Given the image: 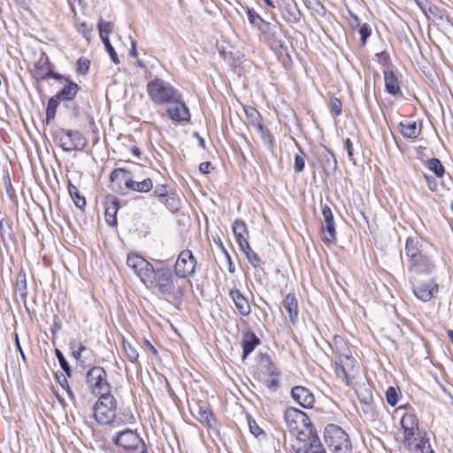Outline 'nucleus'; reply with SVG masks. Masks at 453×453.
I'll use <instances>...</instances> for the list:
<instances>
[{"instance_id": "nucleus-1", "label": "nucleus", "mask_w": 453, "mask_h": 453, "mask_svg": "<svg viewBox=\"0 0 453 453\" xmlns=\"http://www.w3.org/2000/svg\"><path fill=\"white\" fill-rule=\"evenodd\" d=\"M430 250L431 246L418 236L406 239L403 256L410 279L426 277L434 272L436 265Z\"/></svg>"}, {"instance_id": "nucleus-2", "label": "nucleus", "mask_w": 453, "mask_h": 453, "mask_svg": "<svg viewBox=\"0 0 453 453\" xmlns=\"http://www.w3.org/2000/svg\"><path fill=\"white\" fill-rule=\"evenodd\" d=\"M163 264L161 260L156 261V269L145 286L160 295L180 300L184 295L183 288L175 280L174 273Z\"/></svg>"}, {"instance_id": "nucleus-3", "label": "nucleus", "mask_w": 453, "mask_h": 453, "mask_svg": "<svg viewBox=\"0 0 453 453\" xmlns=\"http://www.w3.org/2000/svg\"><path fill=\"white\" fill-rule=\"evenodd\" d=\"M147 93L156 104H170L181 97V93L168 81L154 78L147 83Z\"/></svg>"}, {"instance_id": "nucleus-4", "label": "nucleus", "mask_w": 453, "mask_h": 453, "mask_svg": "<svg viewBox=\"0 0 453 453\" xmlns=\"http://www.w3.org/2000/svg\"><path fill=\"white\" fill-rule=\"evenodd\" d=\"M111 441L115 446L121 448L125 453H148L143 439L135 430L130 428L116 433Z\"/></svg>"}, {"instance_id": "nucleus-5", "label": "nucleus", "mask_w": 453, "mask_h": 453, "mask_svg": "<svg viewBox=\"0 0 453 453\" xmlns=\"http://www.w3.org/2000/svg\"><path fill=\"white\" fill-rule=\"evenodd\" d=\"M325 442L333 453H350L352 445L349 435L337 425H328L324 433Z\"/></svg>"}, {"instance_id": "nucleus-6", "label": "nucleus", "mask_w": 453, "mask_h": 453, "mask_svg": "<svg viewBox=\"0 0 453 453\" xmlns=\"http://www.w3.org/2000/svg\"><path fill=\"white\" fill-rule=\"evenodd\" d=\"M53 141L66 152L82 150L87 146V140L77 130L59 128L52 134Z\"/></svg>"}, {"instance_id": "nucleus-7", "label": "nucleus", "mask_w": 453, "mask_h": 453, "mask_svg": "<svg viewBox=\"0 0 453 453\" xmlns=\"http://www.w3.org/2000/svg\"><path fill=\"white\" fill-rule=\"evenodd\" d=\"M117 401L112 395L99 396L93 407L95 419L102 425H110L115 422Z\"/></svg>"}, {"instance_id": "nucleus-8", "label": "nucleus", "mask_w": 453, "mask_h": 453, "mask_svg": "<svg viewBox=\"0 0 453 453\" xmlns=\"http://www.w3.org/2000/svg\"><path fill=\"white\" fill-rule=\"evenodd\" d=\"M86 382L93 395L98 397L111 395V386L107 380V372L101 366H93L88 371Z\"/></svg>"}, {"instance_id": "nucleus-9", "label": "nucleus", "mask_w": 453, "mask_h": 453, "mask_svg": "<svg viewBox=\"0 0 453 453\" xmlns=\"http://www.w3.org/2000/svg\"><path fill=\"white\" fill-rule=\"evenodd\" d=\"M284 420L289 432L296 437H298L299 433L313 428L307 414L295 407H289L285 411Z\"/></svg>"}, {"instance_id": "nucleus-10", "label": "nucleus", "mask_w": 453, "mask_h": 453, "mask_svg": "<svg viewBox=\"0 0 453 453\" xmlns=\"http://www.w3.org/2000/svg\"><path fill=\"white\" fill-rule=\"evenodd\" d=\"M296 440L297 444L294 446L296 453H325L321 441L313 428L299 433Z\"/></svg>"}, {"instance_id": "nucleus-11", "label": "nucleus", "mask_w": 453, "mask_h": 453, "mask_svg": "<svg viewBox=\"0 0 453 453\" xmlns=\"http://www.w3.org/2000/svg\"><path fill=\"white\" fill-rule=\"evenodd\" d=\"M197 261L189 250H182L174 265V274L176 278L186 279L192 276L196 272Z\"/></svg>"}, {"instance_id": "nucleus-12", "label": "nucleus", "mask_w": 453, "mask_h": 453, "mask_svg": "<svg viewBox=\"0 0 453 453\" xmlns=\"http://www.w3.org/2000/svg\"><path fill=\"white\" fill-rule=\"evenodd\" d=\"M127 265L134 272L144 285L150 280L156 269V266L138 254H129L127 258Z\"/></svg>"}, {"instance_id": "nucleus-13", "label": "nucleus", "mask_w": 453, "mask_h": 453, "mask_svg": "<svg viewBox=\"0 0 453 453\" xmlns=\"http://www.w3.org/2000/svg\"><path fill=\"white\" fill-rule=\"evenodd\" d=\"M422 278L410 279V281L415 296L423 302H428L438 292V285L432 279L423 280Z\"/></svg>"}, {"instance_id": "nucleus-14", "label": "nucleus", "mask_w": 453, "mask_h": 453, "mask_svg": "<svg viewBox=\"0 0 453 453\" xmlns=\"http://www.w3.org/2000/svg\"><path fill=\"white\" fill-rule=\"evenodd\" d=\"M260 31L263 34L265 40L273 50H282L287 51V46L283 39L281 30L276 25H272L269 22H262V28Z\"/></svg>"}, {"instance_id": "nucleus-15", "label": "nucleus", "mask_w": 453, "mask_h": 453, "mask_svg": "<svg viewBox=\"0 0 453 453\" xmlns=\"http://www.w3.org/2000/svg\"><path fill=\"white\" fill-rule=\"evenodd\" d=\"M35 73L40 80L55 79L60 81L64 75L53 71V65L50 61L49 57L42 53L39 60L35 65Z\"/></svg>"}, {"instance_id": "nucleus-16", "label": "nucleus", "mask_w": 453, "mask_h": 453, "mask_svg": "<svg viewBox=\"0 0 453 453\" xmlns=\"http://www.w3.org/2000/svg\"><path fill=\"white\" fill-rule=\"evenodd\" d=\"M322 215L324 217V224L322 225V231L326 232L322 236L324 242L331 243L336 239V231L334 227V220L330 207L326 204L322 206Z\"/></svg>"}, {"instance_id": "nucleus-17", "label": "nucleus", "mask_w": 453, "mask_h": 453, "mask_svg": "<svg viewBox=\"0 0 453 453\" xmlns=\"http://www.w3.org/2000/svg\"><path fill=\"white\" fill-rule=\"evenodd\" d=\"M166 112L170 119L177 122H188L190 119V113L188 108L182 101V96L177 101L170 104Z\"/></svg>"}, {"instance_id": "nucleus-18", "label": "nucleus", "mask_w": 453, "mask_h": 453, "mask_svg": "<svg viewBox=\"0 0 453 453\" xmlns=\"http://www.w3.org/2000/svg\"><path fill=\"white\" fill-rule=\"evenodd\" d=\"M291 396L297 404L306 409L312 408L315 403L313 394L303 386L294 387L291 390Z\"/></svg>"}, {"instance_id": "nucleus-19", "label": "nucleus", "mask_w": 453, "mask_h": 453, "mask_svg": "<svg viewBox=\"0 0 453 453\" xmlns=\"http://www.w3.org/2000/svg\"><path fill=\"white\" fill-rule=\"evenodd\" d=\"M398 129L404 138L415 140L422 132V122L407 119L399 123Z\"/></svg>"}, {"instance_id": "nucleus-20", "label": "nucleus", "mask_w": 453, "mask_h": 453, "mask_svg": "<svg viewBox=\"0 0 453 453\" xmlns=\"http://www.w3.org/2000/svg\"><path fill=\"white\" fill-rule=\"evenodd\" d=\"M119 209V201L114 196H108L104 202V216L107 224L111 226H117V213Z\"/></svg>"}, {"instance_id": "nucleus-21", "label": "nucleus", "mask_w": 453, "mask_h": 453, "mask_svg": "<svg viewBox=\"0 0 453 453\" xmlns=\"http://www.w3.org/2000/svg\"><path fill=\"white\" fill-rule=\"evenodd\" d=\"M61 81H64L65 84L62 88L57 92L56 98L60 99L61 101H70L71 99H74L80 90L79 85L69 77L64 76Z\"/></svg>"}, {"instance_id": "nucleus-22", "label": "nucleus", "mask_w": 453, "mask_h": 453, "mask_svg": "<svg viewBox=\"0 0 453 453\" xmlns=\"http://www.w3.org/2000/svg\"><path fill=\"white\" fill-rule=\"evenodd\" d=\"M260 339L255 334L254 332L247 330L242 333V360H245L247 357L255 349V348L260 344Z\"/></svg>"}, {"instance_id": "nucleus-23", "label": "nucleus", "mask_w": 453, "mask_h": 453, "mask_svg": "<svg viewBox=\"0 0 453 453\" xmlns=\"http://www.w3.org/2000/svg\"><path fill=\"white\" fill-rule=\"evenodd\" d=\"M257 377L262 378L263 376H278L277 368L273 363L272 359L267 354L259 355V364L257 368Z\"/></svg>"}, {"instance_id": "nucleus-24", "label": "nucleus", "mask_w": 453, "mask_h": 453, "mask_svg": "<svg viewBox=\"0 0 453 453\" xmlns=\"http://www.w3.org/2000/svg\"><path fill=\"white\" fill-rule=\"evenodd\" d=\"M229 296L234 303L236 309L242 316H249L251 312V308L247 299L240 292L239 289L234 288L229 292Z\"/></svg>"}, {"instance_id": "nucleus-25", "label": "nucleus", "mask_w": 453, "mask_h": 453, "mask_svg": "<svg viewBox=\"0 0 453 453\" xmlns=\"http://www.w3.org/2000/svg\"><path fill=\"white\" fill-rule=\"evenodd\" d=\"M126 188L128 190L148 193L153 188V181L150 178H146L142 180L127 179L126 182Z\"/></svg>"}, {"instance_id": "nucleus-26", "label": "nucleus", "mask_w": 453, "mask_h": 453, "mask_svg": "<svg viewBox=\"0 0 453 453\" xmlns=\"http://www.w3.org/2000/svg\"><path fill=\"white\" fill-rule=\"evenodd\" d=\"M386 91L393 96L401 93L399 81L392 70H385L383 73Z\"/></svg>"}, {"instance_id": "nucleus-27", "label": "nucleus", "mask_w": 453, "mask_h": 453, "mask_svg": "<svg viewBox=\"0 0 453 453\" xmlns=\"http://www.w3.org/2000/svg\"><path fill=\"white\" fill-rule=\"evenodd\" d=\"M282 17L289 24H297L301 20L302 13L296 4H285L282 8Z\"/></svg>"}, {"instance_id": "nucleus-28", "label": "nucleus", "mask_w": 453, "mask_h": 453, "mask_svg": "<svg viewBox=\"0 0 453 453\" xmlns=\"http://www.w3.org/2000/svg\"><path fill=\"white\" fill-rule=\"evenodd\" d=\"M283 307L287 311L292 324H295L298 318V303L294 294H288L283 300Z\"/></svg>"}, {"instance_id": "nucleus-29", "label": "nucleus", "mask_w": 453, "mask_h": 453, "mask_svg": "<svg viewBox=\"0 0 453 453\" xmlns=\"http://www.w3.org/2000/svg\"><path fill=\"white\" fill-rule=\"evenodd\" d=\"M158 202L165 206L172 213L178 212L181 208V200L175 192H171L164 196V199Z\"/></svg>"}, {"instance_id": "nucleus-30", "label": "nucleus", "mask_w": 453, "mask_h": 453, "mask_svg": "<svg viewBox=\"0 0 453 453\" xmlns=\"http://www.w3.org/2000/svg\"><path fill=\"white\" fill-rule=\"evenodd\" d=\"M415 440L417 441L409 450L419 451L421 453H434L426 432H425L420 437H417Z\"/></svg>"}, {"instance_id": "nucleus-31", "label": "nucleus", "mask_w": 453, "mask_h": 453, "mask_svg": "<svg viewBox=\"0 0 453 453\" xmlns=\"http://www.w3.org/2000/svg\"><path fill=\"white\" fill-rule=\"evenodd\" d=\"M119 179L124 180V184L126 185L127 179L136 180L137 177L134 175V172L128 168L119 167L111 171L110 174V180L112 183H115Z\"/></svg>"}, {"instance_id": "nucleus-32", "label": "nucleus", "mask_w": 453, "mask_h": 453, "mask_svg": "<svg viewBox=\"0 0 453 453\" xmlns=\"http://www.w3.org/2000/svg\"><path fill=\"white\" fill-rule=\"evenodd\" d=\"M16 291L19 292L21 299L26 302L27 296V275L24 269H21L16 276Z\"/></svg>"}, {"instance_id": "nucleus-33", "label": "nucleus", "mask_w": 453, "mask_h": 453, "mask_svg": "<svg viewBox=\"0 0 453 453\" xmlns=\"http://www.w3.org/2000/svg\"><path fill=\"white\" fill-rule=\"evenodd\" d=\"M403 442L405 447L410 449L411 446L417 441L415 439L420 437L425 431H421L419 427L416 428H403Z\"/></svg>"}, {"instance_id": "nucleus-34", "label": "nucleus", "mask_w": 453, "mask_h": 453, "mask_svg": "<svg viewBox=\"0 0 453 453\" xmlns=\"http://www.w3.org/2000/svg\"><path fill=\"white\" fill-rule=\"evenodd\" d=\"M256 129L260 134V137L264 144L269 149L273 150L274 146V138L269 129L265 127L262 123L256 127Z\"/></svg>"}, {"instance_id": "nucleus-35", "label": "nucleus", "mask_w": 453, "mask_h": 453, "mask_svg": "<svg viewBox=\"0 0 453 453\" xmlns=\"http://www.w3.org/2000/svg\"><path fill=\"white\" fill-rule=\"evenodd\" d=\"M68 192L70 196L72 197L75 205L82 209L86 205L85 197L80 195V192L75 185H73L71 181L68 182Z\"/></svg>"}, {"instance_id": "nucleus-36", "label": "nucleus", "mask_w": 453, "mask_h": 453, "mask_svg": "<svg viewBox=\"0 0 453 453\" xmlns=\"http://www.w3.org/2000/svg\"><path fill=\"white\" fill-rule=\"evenodd\" d=\"M426 165L431 172L434 173L435 177L442 178L444 176V166L438 158L433 157L428 159Z\"/></svg>"}, {"instance_id": "nucleus-37", "label": "nucleus", "mask_w": 453, "mask_h": 453, "mask_svg": "<svg viewBox=\"0 0 453 453\" xmlns=\"http://www.w3.org/2000/svg\"><path fill=\"white\" fill-rule=\"evenodd\" d=\"M61 102L60 99L56 98V95L51 96L47 103L46 107V122L49 123L50 120L54 119L57 112V108Z\"/></svg>"}, {"instance_id": "nucleus-38", "label": "nucleus", "mask_w": 453, "mask_h": 453, "mask_svg": "<svg viewBox=\"0 0 453 453\" xmlns=\"http://www.w3.org/2000/svg\"><path fill=\"white\" fill-rule=\"evenodd\" d=\"M402 428H416L418 427V419L414 412H406L401 418Z\"/></svg>"}, {"instance_id": "nucleus-39", "label": "nucleus", "mask_w": 453, "mask_h": 453, "mask_svg": "<svg viewBox=\"0 0 453 453\" xmlns=\"http://www.w3.org/2000/svg\"><path fill=\"white\" fill-rule=\"evenodd\" d=\"M134 416L129 408L119 410L114 423L131 424L134 422Z\"/></svg>"}, {"instance_id": "nucleus-40", "label": "nucleus", "mask_w": 453, "mask_h": 453, "mask_svg": "<svg viewBox=\"0 0 453 453\" xmlns=\"http://www.w3.org/2000/svg\"><path fill=\"white\" fill-rule=\"evenodd\" d=\"M97 28L99 31V35L101 40L105 36H108L109 34L112 31L113 23L111 21H104L102 18L98 19Z\"/></svg>"}, {"instance_id": "nucleus-41", "label": "nucleus", "mask_w": 453, "mask_h": 453, "mask_svg": "<svg viewBox=\"0 0 453 453\" xmlns=\"http://www.w3.org/2000/svg\"><path fill=\"white\" fill-rule=\"evenodd\" d=\"M247 16L250 23L257 27L259 30L262 28V22H266L260 15L252 8H247Z\"/></svg>"}, {"instance_id": "nucleus-42", "label": "nucleus", "mask_w": 453, "mask_h": 453, "mask_svg": "<svg viewBox=\"0 0 453 453\" xmlns=\"http://www.w3.org/2000/svg\"><path fill=\"white\" fill-rule=\"evenodd\" d=\"M55 355L59 363L60 367L65 372L66 376L71 377L72 368L68 364L67 360L65 359V356L63 355V353L58 349H56Z\"/></svg>"}, {"instance_id": "nucleus-43", "label": "nucleus", "mask_w": 453, "mask_h": 453, "mask_svg": "<svg viewBox=\"0 0 453 453\" xmlns=\"http://www.w3.org/2000/svg\"><path fill=\"white\" fill-rule=\"evenodd\" d=\"M198 414L200 422L207 425L209 427H213L216 420L210 411L200 409Z\"/></svg>"}, {"instance_id": "nucleus-44", "label": "nucleus", "mask_w": 453, "mask_h": 453, "mask_svg": "<svg viewBox=\"0 0 453 453\" xmlns=\"http://www.w3.org/2000/svg\"><path fill=\"white\" fill-rule=\"evenodd\" d=\"M244 254L246 255L247 259L251 264V265L255 268L260 267L261 265V259L257 256L256 252L252 250L250 246H249V249L242 250Z\"/></svg>"}, {"instance_id": "nucleus-45", "label": "nucleus", "mask_w": 453, "mask_h": 453, "mask_svg": "<svg viewBox=\"0 0 453 453\" xmlns=\"http://www.w3.org/2000/svg\"><path fill=\"white\" fill-rule=\"evenodd\" d=\"M245 113L247 119L250 122V124L256 127L261 124V116L260 113L254 108H250L245 110Z\"/></svg>"}, {"instance_id": "nucleus-46", "label": "nucleus", "mask_w": 453, "mask_h": 453, "mask_svg": "<svg viewBox=\"0 0 453 453\" xmlns=\"http://www.w3.org/2000/svg\"><path fill=\"white\" fill-rule=\"evenodd\" d=\"M102 42H103V43L104 45V48H105L106 51L109 53L111 60L115 64H119V59L118 58V55H117L114 48L111 44V42L109 40V36H105L104 38H103Z\"/></svg>"}, {"instance_id": "nucleus-47", "label": "nucleus", "mask_w": 453, "mask_h": 453, "mask_svg": "<svg viewBox=\"0 0 453 453\" xmlns=\"http://www.w3.org/2000/svg\"><path fill=\"white\" fill-rule=\"evenodd\" d=\"M64 104V107L70 111L74 118H79L81 116V109L74 99H71L70 101H61Z\"/></svg>"}, {"instance_id": "nucleus-48", "label": "nucleus", "mask_w": 453, "mask_h": 453, "mask_svg": "<svg viewBox=\"0 0 453 453\" xmlns=\"http://www.w3.org/2000/svg\"><path fill=\"white\" fill-rule=\"evenodd\" d=\"M386 400L387 403L394 407L396 405L398 401V393L394 387H388L386 391Z\"/></svg>"}, {"instance_id": "nucleus-49", "label": "nucleus", "mask_w": 453, "mask_h": 453, "mask_svg": "<svg viewBox=\"0 0 453 453\" xmlns=\"http://www.w3.org/2000/svg\"><path fill=\"white\" fill-rule=\"evenodd\" d=\"M278 376H263L259 378L260 380L270 389L276 390L279 388V380L277 379Z\"/></svg>"}, {"instance_id": "nucleus-50", "label": "nucleus", "mask_w": 453, "mask_h": 453, "mask_svg": "<svg viewBox=\"0 0 453 453\" xmlns=\"http://www.w3.org/2000/svg\"><path fill=\"white\" fill-rule=\"evenodd\" d=\"M172 191L169 190L167 185H157L156 186L153 193L150 195L151 197H155L157 200L164 199V196Z\"/></svg>"}, {"instance_id": "nucleus-51", "label": "nucleus", "mask_w": 453, "mask_h": 453, "mask_svg": "<svg viewBox=\"0 0 453 453\" xmlns=\"http://www.w3.org/2000/svg\"><path fill=\"white\" fill-rule=\"evenodd\" d=\"M233 231L234 235L249 234L247 226L242 219H236L233 224Z\"/></svg>"}, {"instance_id": "nucleus-52", "label": "nucleus", "mask_w": 453, "mask_h": 453, "mask_svg": "<svg viewBox=\"0 0 453 453\" xmlns=\"http://www.w3.org/2000/svg\"><path fill=\"white\" fill-rule=\"evenodd\" d=\"M124 349L126 352V356L128 360L132 363H135L138 360L139 353L135 348H134L131 344H124Z\"/></svg>"}, {"instance_id": "nucleus-53", "label": "nucleus", "mask_w": 453, "mask_h": 453, "mask_svg": "<svg viewBox=\"0 0 453 453\" xmlns=\"http://www.w3.org/2000/svg\"><path fill=\"white\" fill-rule=\"evenodd\" d=\"M329 107H330L331 111L334 112V114L335 116H339L342 114V104L341 100L338 99L337 97H335V96L331 97Z\"/></svg>"}, {"instance_id": "nucleus-54", "label": "nucleus", "mask_w": 453, "mask_h": 453, "mask_svg": "<svg viewBox=\"0 0 453 453\" xmlns=\"http://www.w3.org/2000/svg\"><path fill=\"white\" fill-rule=\"evenodd\" d=\"M359 34H360L361 44H362V46H365L366 44L367 39L370 37V35L372 34V29H371L370 26L366 23L363 24L360 27Z\"/></svg>"}, {"instance_id": "nucleus-55", "label": "nucleus", "mask_w": 453, "mask_h": 453, "mask_svg": "<svg viewBox=\"0 0 453 453\" xmlns=\"http://www.w3.org/2000/svg\"><path fill=\"white\" fill-rule=\"evenodd\" d=\"M333 367L337 377L341 378L342 380H347L348 375L343 363L334 361Z\"/></svg>"}, {"instance_id": "nucleus-56", "label": "nucleus", "mask_w": 453, "mask_h": 453, "mask_svg": "<svg viewBox=\"0 0 453 453\" xmlns=\"http://www.w3.org/2000/svg\"><path fill=\"white\" fill-rule=\"evenodd\" d=\"M423 176H424V179H425V180L426 182V185H427L428 188L432 192H437L438 191V184H437V180H436L437 177H434V176L429 175L427 173H423Z\"/></svg>"}, {"instance_id": "nucleus-57", "label": "nucleus", "mask_w": 453, "mask_h": 453, "mask_svg": "<svg viewBox=\"0 0 453 453\" xmlns=\"http://www.w3.org/2000/svg\"><path fill=\"white\" fill-rule=\"evenodd\" d=\"M0 236L4 243L6 242V237L11 238V226L8 223H4L3 220H0Z\"/></svg>"}, {"instance_id": "nucleus-58", "label": "nucleus", "mask_w": 453, "mask_h": 453, "mask_svg": "<svg viewBox=\"0 0 453 453\" xmlns=\"http://www.w3.org/2000/svg\"><path fill=\"white\" fill-rule=\"evenodd\" d=\"M77 71L81 74H86L89 69V61L84 58H80L77 61Z\"/></svg>"}, {"instance_id": "nucleus-59", "label": "nucleus", "mask_w": 453, "mask_h": 453, "mask_svg": "<svg viewBox=\"0 0 453 453\" xmlns=\"http://www.w3.org/2000/svg\"><path fill=\"white\" fill-rule=\"evenodd\" d=\"M305 167V159L303 156L296 155L295 163H294V170L296 173H301L303 171Z\"/></svg>"}, {"instance_id": "nucleus-60", "label": "nucleus", "mask_w": 453, "mask_h": 453, "mask_svg": "<svg viewBox=\"0 0 453 453\" xmlns=\"http://www.w3.org/2000/svg\"><path fill=\"white\" fill-rule=\"evenodd\" d=\"M248 423L250 431L253 435L258 437L260 434H264V431L258 426L254 419H250V418H249Z\"/></svg>"}, {"instance_id": "nucleus-61", "label": "nucleus", "mask_w": 453, "mask_h": 453, "mask_svg": "<svg viewBox=\"0 0 453 453\" xmlns=\"http://www.w3.org/2000/svg\"><path fill=\"white\" fill-rule=\"evenodd\" d=\"M325 157H326V163H325L324 166L330 167L332 165L333 169H335L336 165H337L336 158H335L334 153L331 150H329L328 149H326V154L325 155Z\"/></svg>"}, {"instance_id": "nucleus-62", "label": "nucleus", "mask_w": 453, "mask_h": 453, "mask_svg": "<svg viewBox=\"0 0 453 453\" xmlns=\"http://www.w3.org/2000/svg\"><path fill=\"white\" fill-rule=\"evenodd\" d=\"M344 149L347 150L348 157H349V161H351L355 164L354 153H353V151H354L353 143L349 138H347L344 141Z\"/></svg>"}, {"instance_id": "nucleus-63", "label": "nucleus", "mask_w": 453, "mask_h": 453, "mask_svg": "<svg viewBox=\"0 0 453 453\" xmlns=\"http://www.w3.org/2000/svg\"><path fill=\"white\" fill-rule=\"evenodd\" d=\"M241 250L249 249V234L234 235Z\"/></svg>"}, {"instance_id": "nucleus-64", "label": "nucleus", "mask_w": 453, "mask_h": 453, "mask_svg": "<svg viewBox=\"0 0 453 453\" xmlns=\"http://www.w3.org/2000/svg\"><path fill=\"white\" fill-rule=\"evenodd\" d=\"M92 30V27H88L87 25V23L83 22L81 23L79 27H78V31L80 33H81L86 38L87 40H89V35H90V32Z\"/></svg>"}]
</instances>
